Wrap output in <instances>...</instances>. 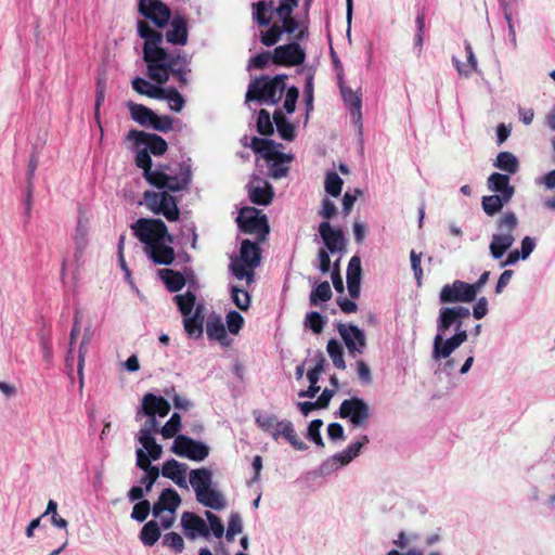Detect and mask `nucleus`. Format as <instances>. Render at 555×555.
I'll return each mask as SVG.
<instances>
[{
    "mask_svg": "<svg viewBox=\"0 0 555 555\" xmlns=\"http://www.w3.org/2000/svg\"><path fill=\"white\" fill-rule=\"evenodd\" d=\"M138 35L144 39L143 60L146 63L147 76L158 85H164L172 75L181 87L188 85V60L180 52L168 53L160 47L164 36L153 29L144 20L138 21Z\"/></svg>",
    "mask_w": 555,
    "mask_h": 555,
    "instance_id": "f257e3e1",
    "label": "nucleus"
},
{
    "mask_svg": "<svg viewBox=\"0 0 555 555\" xmlns=\"http://www.w3.org/2000/svg\"><path fill=\"white\" fill-rule=\"evenodd\" d=\"M287 75L280 74L270 78L269 76H261L251 81L246 92V101H259L271 104H276L286 88L285 80Z\"/></svg>",
    "mask_w": 555,
    "mask_h": 555,
    "instance_id": "f03ea898",
    "label": "nucleus"
},
{
    "mask_svg": "<svg viewBox=\"0 0 555 555\" xmlns=\"http://www.w3.org/2000/svg\"><path fill=\"white\" fill-rule=\"evenodd\" d=\"M259 244L258 241L243 240L240 257L230 266L233 275L238 280L246 279L248 285L254 281L255 269L260 264L261 249Z\"/></svg>",
    "mask_w": 555,
    "mask_h": 555,
    "instance_id": "7ed1b4c3",
    "label": "nucleus"
},
{
    "mask_svg": "<svg viewBox=\"0 0 555 555\" xmlns=\"http://www.w3.org/2000/svg\"><path fill=\"white\" fill-rule=\"evenodd\" d=\"M131 229L135 237L144 244V248L159 243L160 241L173 242V237L169 234L167 225L162 219L140 218Z\"/></svg>",
    "mask_w": 555,
    "mask_h": 555,
    "instance_id": "20e7f679",
    "label": "nucleus"
},
{
    "mask_svg": "<svg viewBox=\"0 0 555 555\" xmlns=\"http://www.w3.org/2000/svg\"><path fill=\"white\" fill-rule=\"evenodd\" d=\"M281 25L278 23L272 24L269 29L266 31H261L260 41L266 47H272L276 44L284 33H286L291 39L299 41L302 40L307 36V31L305 29H300L298 31L299 23L293 16V13L278 15Z\"/></svg>",
    "mask_w": 555,
    "mask_h": 555,
    "instance_id": "39448f33",
    "label": "nucleus"
},
{
    "mask_svg": "<svg viewBox=\"0 0 555 555\" xmlns=\"http://www.w3.org/2000/svg\"><path fill=\"white\" fill-rule=\"evenodd\" d=\"M143 199L154 215L164 216L169 222L178 221L180 218V209L178 207V198L167 191H145Z\"/></svg>",
    "mask_w": 555,
    "mask_h": 555,
    "instance_id": "423d86ee",
    "label": "nucleus"
},
{
    "mask_svg": "<svg viewBox=\"0 0 555 555\" xmlns=\"http://www.w3.org/2000/svg\"><path fill=\"white\" fill-rule=\"evenodd\" d=\"M236 222L242 232L256 235L258 243H263L270 232L267 216L254 207L242 208Z\"/></svg>",
    "mask_w": 555,
    "mask_h": 555,
    "instance_id": "0eeeda50",
    "label": "nucleus"
},
{
    "mask_svg": "<svg viewBox=\"0 0 555 555\" xmlns=\"http://www.w3.org/2000/svg\"><path fill=\"white\" fill-rule=\"evenodd\" d=\"M338 415L341 418H348L356 427H365L371 416V410L363 399L353 397L341 402Z\"/></svg>",
    "mask_w": 555,
    "mask_h": 555,
    "instance_id": "6e6552de",
    "label": "nucleus"
},
{
    "mask_svg": "<svg viewBox=\"0 0 555 555\" xmlns=\"http://www.w3.org/2000/svg\"><path fill=\"white\" fill-rule=\"evenodd\" d=\"M171 452L192 461H204L209 454V448L202 441L184 435H178L171 446Z\"/></svg>",
    "mask_w": 555,
    "mask_h": 555,
    "instance_id": "1a4fd4ad",
    "label": "nucleus"
},
{
    "mask_svg": "<svg viewBox=\"0 0 555 555\" xmlns=\"http://www.w3.org/2000/svg\"><path fill=\"white\" fill-rule=\"evenodd\" d=\"M138 11L158 28L167 26L172 15L170 8L160 0H140Z\"/></svg>",
    "mask_w": 555,
    "mask_h": 555,
    "instance_id": "9d476101",
    "label": "nucleus"
},
{
    "mask_svg": "<svg viewBox=\"0 0 555 555\" xmlns=\"http://www.w3.org/2000/svg\"><path fill=\"white\" fill-rule=\"evenodd\" d=\"M163 176L158 182H151L150 184L162 191L167 192H180L189 188L192 180L191 167L185 163L180 165V171L178 176H170L167 172L160 170Z\"/></svg>",
    "mask_w": 555,
    "mask_h": 555,
    "instance_id": "9b49d317",
    "label": "nucleus"
},
{
    "mask_svg": "<svg viewBox=\"0 0 555 555\" xmlns=\"http://www.w3.org/2000/svg\"><path fill=\"white\" fill-rule=\"evenodd\" d=\"M306 60V53L298 41L279 46L273 50L272 62L278 66H298Z\"/></svg>",
    "mask_w": 555,
    "mask_h": 555,
    "instance_id": "f8f14e48",
    "label": "nucleus"
},
{
    "mask_svg": "<svg viewBox=\"0 0 555 555\" xmlns=\"http://www.w3.org/2000/svg\"><path fill=\"white\" fill-rule=\"evenodd\" d=\"M470 288L469 283L456 280L442 286L439 300L441 304L472 302L476 298Z\"/></svg>",
    "mask_w": 555,
    "mask_h": 555,
    "instance_id": "ddd939ff",
    "label": "nucleus"
},
{
    "mask_svg": "<svg viewBox=\"0 0 555 555\" xmlns=\"http://www.w3.org/2000/svg\"><path fill=\"white\" fill-rule=\"evenodd\" d=\"M127 137L135 145H145V149L154 156H162L168 150L166 140L156 133L132 129L128 132Z\"/></svg>",
    "mask_w": 555,
    "mask_h": 555,
    "instance_id": "4468645a",
    "label": "nucleus"
},
{
    "mask_svg": "<svg viewBox=\"0 0 555 555\" xmlns=\"http://www.w3.org/2000/svg\"><path fill=\"white\" fill-rule=\"evenodd\" d=\"M338 332L341 336L350 356L356 357L362 353L366 347L365 334L353 324H339Z\"/></svg>",
    "mask_w": 555,
    "mask_h": 555,
    "instance_id": "2eb2a0df",
    "label": "nucleus"
},
{
    "mask_svg": "<svg viewBox=\"0 0 555 555\" xmlns=\"http://www.w3.org/2000/svg\"><path fill=\"white\" fill-rule=\"evenodd\" d=\"M249 146L255 153L260 154L267 162L272 159L292 160V156L275 150L278 146L282 147V144H276L273 140L253 137Z\"/></svg>",
    "mask_w": 555,
    "mask_h": 555,
    "instance_id": "dca6fc26",
    "label": "nucleus"
},
{
    "mask_svg": "<svg viewBox=\"0 0 555 555\" xmlns=\"http://www.w3.org/2000/svg\"><path fill=\"white\" fill-rule=\"evenodd\" d=\"M181 526L186 538L194 540L197 535L207 538L209 528L205 520L192 512H184L181 516Z\"/></svg>",
    "mask_w": 555,
    "mask_h": 555,
    "instance_id": "f3484780",
    "label": "nucleus"
},
{
    "mask_svg": "<svg viewBox=\"0 0 555 555\" xmlns=\"http://www.w3.org/2000/svg\"><path fill=\"white\" fill-rule=\"evenodd\" d=\"M319 233L330 253L341 251L345 248V237L340 229H333L328 221L319 225Z\"/></svg>",
    "mask_w": 555,
    "mask_h": 555,
    "instance_id": "a211bd4d",
    "label": "nucleus"
},
{
    "mask_svg": "<svg viewBox=\"0 0 555 555\" xmlns=\"http://www.w3.org/2000/svg\"><path fill=\"white\" fill-rule=\"evenodd\" d=\"M169 22L170 28L165 35L167 42L178 46L186 44L189 38L186 17L176 14Z\"/></svg>",
    "mask_w": 555,
    "mask_h": 555,
    "instance_id": "6ab92c4d",
    "label": "nucleus"
},
{
    "mask_svg": "<svg viewBox=\"0 0 555 555\" xmlns=\"http://www.w3.org/2000/svg\"><path fill=\"white\" fill-rule=\"evenodd\" d=\"M181 504V498L179 493L172 489L167 488L162 491L157 502L152 507L154 517H159L165 511L173 514Z\"/></svg>",
    "mask_w": 555,
    "mask_h": 555,
    "instance_id": "aec40b11",
    "label": "nucleus"
},
{
    "mask_svg": "<svg viewBox=\"0 0 555 555\" xmlns=\"http://www.w3.org/2000/svg\"><path fill=\"white\" fill-rule=\"evenodd\" d=\"M142 411L146 416L165 417L170 412V404L164 397L146 393L142 399Z\"/></svg>",
    "mask_w": 555,
    "mask_h": 555,
    "instance_id": "412c9836",
    "label": "nucleus"
},
{
    "mask_svg": "<svg viewBox=\"0 0 555 555\" xmlns=\"http://www.w3.org/2000/svg\"><path fill=\"white\" fill-rule=\"evenodd\" d=\"M167 241H160L149 248H144V253L155 264L169 266L175 260V249L169 246Z\"/></svg>",
    "mask_w": 555,
    "mask_h": 555,
    "instance_id": "4be33fe9",
    "label": "nucleus"
},
{
    "mask_svg": "<svg viewBox=\"0 0 555 555\" xmlns=\"http://www.w3.org/2000/svg\"><path fill=\"white\" fill-rule=\"evenodd\" d=\"M186 464L179 463L175 459L168 460L163 464L162 475L165 478L172 480L178 487L188 489V482L185 478Z\"/></svg>",
    "mask_w": 555,
    "mask_h": 555,
    "instance_id": "5701e85b",
    "label": "nucleus"
},
{
    "mask_svg": "<svg viewBox=\"0 0 555 555\" xmlns=\"http://www.w3.org/2000/svg\"><path fill=\"white\" fill-rule=\"evenodd\" d=\"M361 261L358 256H353L347 268V288L351 298L357 299L360 296L361 288Z\"/></svg>",
    "mask_w": 555,
    "mask_h": 555,
    "instance_id": "b1692460",
    "label": "nucleus"
},
{
    "mask_svg": "<svg viewBox=\"0 0 555 555\" xmlns=\"http://www.w3.org/2000/svg\"><path fill=\"white\" fill-rule=\"evenodd\" d=\"M446 333H437L434 338L431 358L436 361L440 359H447L451 353L460 347L453 336L443 339Z\"/></svg>",
    "mask_w": 555,
    "mask_h": 555,
    "instance_id": "393cba45",
    "label": "nucleus"
},
{
    "mask_svg": "<svg viewBox=\"0 0 555 555\" xmlns=\"http://www.w3.org/2000/svg\"><path fill=\"white\" fill-rule=\"evenodd\" d=\"M204 313L203 307L198 306L195 308L192 314L184 317L183 326L189 337L198 339L203 335L204 331Z\"/></svg>",
    "mask_w": 555,
    "mask_h": 555,
    "instance_id": "a878e982",
    "label": "nucleus"
},
{
    "mask_svg": "<svg viewBox=\"0 0 555 555\" xmlns=\"http://www.w3.org/2000/svg\"><path fill=\"white\" fill-rule=\"evenodd\" d=\"M487 184L490 191L499 193L504 198L512 199L515 193V188L509 184V177L507 175L493 172L488 178Z\"/></svg>",
    "mask_w": 555,
    "mask_h": 555,
    "instance_id": "bb28decb",
    "label": "nucleus"
},
{
    "mask_svg": "<svg viewBox=\"0 0 555 555\" xmlns=\"http://www.w3.org/2000/svg\"><path fill=\"white\" fill-rule=\"evenodd\" d=\"M134 163L143 170V177L149 183L158 182L163 178L160 170L152 169L151 153L146 149L138 151Z\"/></svg>",
    "mask_w": 555,
    "mask_h": 555,
    "instance_id": "cd10ccee",
    "label": "nucleus"
},
{
    "mask_svg": "<svg viewBox=\"0 0 555 555\" xmlns=\"http://www.w3.org/2000/svg\"><path fill=\"white\" fill-rule=\"evenodd\" d=\"M196 500L203 506L216 511L223 509L227 504L223 495L219 491L212 489L211 486L203 491H197Z\"/></svg>",
    "mask_w": 555,
    "mask_h": 555,
    "instance_id": "c85d7f7f",
    "label": "nucleus"
},
{
    "mask_svg": "<svg viewBox=\"0 0 555 555\" xmlns=\"http://www.w3.org/2000/svg\"><path fill=\"white\" fill-rule=\"evenodd\" d=\"M206 333L209 339L218 340L223 346H229L225 326L220 317H210L206 323Z\"/></svg>",
    "mask_w": 555,
    "mask_h": 555,
    "instance_id": "c756f323",
    "label": "nucleus"
},
{
    "mask_svg": "<svg viewBox=\"0 0 555 555\" xmlns=\"http://www.w3.org/2000/svg\"><path fill=\"white\" fill-rule=\"evenodd\" d=\"M139 442L147 451L151 460L157 461L163 454V448L158 444L153 436H151L150 428H141L138 437Z\"/></svg>",
    "mask_w": 555,
    "mask_h": 555,
    "instance_id": "7c9ffc66",
    "label": "nucleus"
},
{
    "mask_svg": "<svg viewBox=\"0 0 555 555\" xmlns=\"http://www.w3.org/2000/svg\"><path fill=\"white\" fill-rule=\"evenodd\" d=\"M248 196L251 203L256 205L267 206L273 199V188L268 182H264L263 186H251L248 190Z\"/></svg>",
    "mask_w": 555,
    "mask_h": 555,
    "instance_id": "2f4dec72",
    "label": "nucleus"
},
{
    "mask_svg": "<svg viewBox=\"0 0 555 555\" xmlns=\"http://www.w3.org/2000/svg\"><path fill=\"white\" fill-rule=\"evenodd\" d=\"M258 427L269 434L275 441L281 437L282 421H279L275 415H259L256 417Z\"/></svg>",
    "mask_w": 555,
    "mask_h": 555,
    "instance_id": "473e14b6",
    "label": "nucleus"
},
{
    "mask_svg": "<svg viewBox=\"0 0 555 555\" xmlns=\"http://www.w3.org/2000/svg\"><path fill=\"white\" fill-rule=\"evenodd\" d=\"M465 51L467 55V63H461L455 57H453L452 61L459 75L467 78L477 70V60L473 51V47L468 41H465Z\"/></svg>",
    "mask_w": 555,
    "mask_h": 555,
    "instance_id": "72a5a7b5",
    "label": "nucleus"
},
{
    "mask_svg": "<svg viewBox=\"0 0 555 555\" xmlns=\"http://www.w3.org/2000/svg\"><path fill=\"white\" fill-rule=\"evenodd\" d=\"M212 474L208 468H196L190 472V483L193 487L195 494L197 491H203L211 486Z\"/></svg>",
    "mask_w": 555,
    "mask_h": 555,
    "instance_id": "f704fd0d",
    "label": "nucleus"
},
{
    "mask_svg": "<svg viewBox=\"0 0 555 555\" xmlns=\"http://www.w3.org/2000/svg\"><path fill=\"white\" fill-rule=\"evenodd\" d=\"M273 121L276 126L280 137L285 141H293L296 137L295 127L285 117L281 109L273 113Z\"/></svg>",
    "mask_w": 555,
    "mask_h": 555,
    "instance_id": "c9c22d12",
    "label": "nucleus"
},
{
    "mask_svg": "<svg viewBox=\"0 0 555 555\" xmlns=\"http://www.w3.org/2000/svg\"><path fill=\"white\" fill-rule=\"evenodd\" d=\"M159 275L169 292L176 293L183 288L185 285V279L179 271L171 269H163L159 271Z\"/></svg>",
    "mask_w": 555,
    "mask_h": 555,
    "instance_id": "e433bc0d",
    "label": "nucleus"
},
{
    "mask_svg": "<svg viewBox=\"0 0 555 555\" xmlns=\"http://www.w3.org/2000/svg\"><path fill=\"white\" fill-rule=\"evenodd\" d=\"M514 236L493 234L490 243V253L494 259L501 258L514 244Z\"/></svg>",
    "mask_w": 555,
    "mask_h": 555,
    "instance_id": "4c0bfd02",
    "label": "nucleus"
},
{
    "mask_svg": "<svg viewBox=\"0 0 555 555\" xmlns=\"http://www.w3.org/2000/svg\"><path fill=\"white\" fill-rule=\"evenodd\" d=\"M281 437L295 450L305 451L308 449V446L298 437L293 423L288 420L282 421Z\"/></svg>",
    "mask_w": 555,
    "mask_h": 555,
    "instance_id": "58836bf2",
    "label": "nucleus"
},
{
    "mask_svg": "<svg viewBox=\"0 0 555 555\" xmlns=\"http://www.w3.org/2000/svg\"><path fill=\"white\" fill-rule=\"evenodd\" d=\"M281 437L295 450L305 451L308 449V446L298 437L293 423L288 420L282 421Z\"/></svg>",
    "mask_w": 555,
    "mask_h": 555,
    "instance_id": "ea45409f",
    "label": "nucleus"
},
{
    "mask_svg": "<svg viewBox=\"0 0 555 555\" xmlns=\"http://www.w3.org/2000/svg\"><path fill=\"white\" fill-rule=\"evenodd\" d=\"M341 95L346 104L349 105L351 115L357 122L361 121V98L352 89L341 86Z\"/></svg>",
    "mask_w": 555,
    "mask_h": 555,
    "instance_id": "a19ab883",
    "label": "nucleus"
},
{
    "mask_svg": "<svg viewBox=\"0 0 555 555\" xmlns=\"http://www.w3.org/2000/svg\"><path fill=\"white\" fill-rule=\"evenodd\" d=\"M493 165L500 170L511 175H515L519 169V162L511 152H500Z\"/></svg>",
    "mask_w": 555,
    "mask_h": 555,
    "instance_id": "79ce46f5",
    "label": "nucleus"
},
{
    "mask_svg": "<svg viewBox=\"0 0 555 555\" xmlns=\"http://www.w3.org/2000/svg\"><path fill=\"white\" fill-rule=\"evenodd\" d=\"M273 1L269 3L267 1H258L253 3V17L259 26L267 27L270 26L272 21V15L269 14V10L271 9Z\"/></svg>",
    "mask_w": 555,
    "mask_h": 555,
    "instance_id": "37998d69",
    "label": "nucleus"
},
{
    "mask_svg": "<svg viewBox=\"0 0 555 555\" xmlns=\"http://www.w3.org/2000/svg\"><path fill=\"white\" fill-rule=\"evenodd\" d=\"M127 106L130 111L133 120H135L141 126H150L154 115V112L151 108L146 107L143 104H137L133 102H129Z\"/></svg>",
    "mask_w": 555,
    "mask_h": 555,
    "instance_id": "c03bdc74",
    "label": "nucleus"
},
{
    "mask_svg": "<svg viewBox=\"0 0 555 555\" xmlns=\"http://www.w3.org/2000/svg\"><path fill=\"white\" fill-rule=\"evenodd\" d=\"M160 529L155 520L147 521L140 532V540L145 546H153L160 538Z\"/></svg>",
    "mask_w": 555,
    "mask_h": 555,
    "instance_id": "a18cd8bd",
    "label": "nucleus"
},
{
    "mask_svg": "<svg viewBox=\"0 0 555 555\" xmlns=\"http://www.w3.org/2000/svg\"><path fill=\"white\" fill-rule=\"evenodd\" d=\"M509 201V198H504V196L499 194L488 195L482 197L481 206L488 216H493L499 212Z\"/></svg>",
    "mask_w": 555,
    "mask_h": 555,
    "instance_id": "49530a36",
    "label": "nucleus"
},
{
    "mask_svg": "<svg viewBox=\"0 0 555 555\" xmlns=\"http://www.w3.org/2000/svg\"><path fill=\"white\" fill-rule=\"evenodd\" d=\"M327 353L333 361V364L338 370L346 369V362L344 360V348L336 339H331L326 347Z\"/></svg>",
    "mask_w": 555,
    "mask_h": 555,
    "instance_id": "de8ad7c7",
    "label": "nucleus"
},
{
    "mask_svg": "<svg viewBox=\"0 0 555 555\" xmlns=\"http://www.w3.org/2000/svg\"><path fill=\"white\" fill-rule=\"evenodd\" d=\"M333 296L330 283L327 281H323L317 285L310 293V305L317 306L320 301H328Z\"/></svg>",
    "mask_w": 555,
    "mask_h": 555,
    "instance_id": "09e8293b",
    "label": "nucleus"
},
{
    "mask_svg": "<svg viewBox=\"0 0 555 555\" xmlns=\"http://www.w3.org/2000/svg\"><path fill=\"white\" fill-rule=\"evenodd\" d=\"M175 302L177 304L179 311L183 317H188L192 314L196 296L192 292H186L185 294H179L173 297Z\"/></svg>",
    "mask_w": 555,
    "mask_h": 555,
    "instance_id": "8fccbe9b",
    "label": "nucleus"
},
{
    "mask_svg": "<svg viewBox=\"0 0 555 555\" xmlns=\"http://www.w3.org/2000/svg\"><path fill=\"white\" fill-rule=\"evenodd\" d=\"M518 225L517 217L514 212H505L498 220V231L500 235L514 236L513 233Z\"/></svg>",
    "mask_w": 555,
    "mask_h": 555,
    "instance_id": "3c124183",
    "label": "nucleus"
},
{
    "mask_svg": "<svg viewBox=\"0 0 555 555\" xmlns=\"http://www.w3.org/2000/svg\"><path fill=\"white\" fill-rule=\"evenodd\" d=\"M457 321L454 309L452 307H443L439 311L437 321L438 333H446Z\"/></svg>",
    "mask_w": 555,
    "mask_h": 555,
    "instance_id": "603ef678",
    "label": "nucleus"
},
{
    "mask_svg": "<svg viewBox=\"0 0 555 555\" xmlns=\"http://www.w3.org/2000/svg\"><path fill=\"white\" fill-rule=\"evenodd\" d=\"M256 128L261 135H272L274 133L273 124L271 121L270 113L261 108L258 113Z\"/></svg>",
    "mask_w": 555,
    "mask_h": 555,
    "instance_id": "864d4df0",
    "label": "nucleus"
},
{
    "mask_svg": "<svg viewBox=\"0 0 555 555\" xmlns=\"http://www.w3.org/2000/svg\"><path fill=\"white\" fill-rule=\"evenodd\" d=\"M325 191L333 197H337L341 193L343 179L335 171L326 173L324 182Z\"/></svg>",
    "mask_w": 555,
    "mask_h": 555,
    "instance_id": "5fc2aeb1",
    "label": "nucleus"
},
{
    "mask_svg": "<svg viewBox=\"0 0 555 555\" xmlns=\"http://www.w3.org/2000/svg\"><path fill=\"white\" fill-rule=\"evenodd\" d=\"M231 298L234 305L243 311H246L250 306L249 293L238 286L233 285L231 287Z\"/></svg>",
    "mask_w": 555,
    "mask_h": 555,
    "instance_id": "6e6d98bb",
    "label": "nucleus"
},
{
    "mask_svg": "<svg viewBox=\"0 0 555 555\" xmlns=\"http://www.w3.org/2000/svg\"><path fill=\"white\" fill-rule=\"evenodd\" d=\"M181 429V416L179 413H173L168 422L159 430L165 439L177 437Z\"/></svg>",
    "mask_w": 555,
    "mask_h": 555,
    "instance_id": "4d7b16f0",
    "label": "nucleus"
},
{
    "mask_svg": "<svg viewBox=\"0 0 555 555\" xmlns=\"http://www.w3.org/2000/svg\"><path fill=\"white\" fill-rule=\"evenodd\" d=\"M416 24V34L414 36V49L416 51V55L420 56L423 51L424 44V33H425V14L420 13L415 20Z\"/></svg>",
    "mask_w": 555,
    "mask_h": 555,
    "instance_id": "13d9d810",
    "label": "nucleus"
},
{
    "mask_svg": "<svg viewBox=\"0 0 555 555\" xmlns=\"http://www.w3.org/2000/svg\"><path fill=\"white\" fill-rule=\"evenodd\" d=\"M326 321L321 313L311 311L307 313L305 319V325L309 327L314 334H320L325 325Z\"/></svg>",
    "mask_w": 555,
    "mask_h": 555,
    "instance_id": "bf43d9fd",
    "label": "nucleus"
},
{
    "mask_svg": "<svg viewBox=\"0 0 555 555\" xmlns=\"http://www.w3.org/2000/svg\"><path fill=\"white\" fill-rule=\"evenodd\" d=\"M163 545L180 554L184 550V540L179 533L169 532L163 537Z\"/></svg>",
    "mask_w": 555,
    "mask_h": 555,
    "instance_id": "052dcab7",
    "label": "nucleus"
},
{
    "mask_svg": "<svg viewBox=\"0 0 555 555\" xmlns=\"http://www.w3.org/2000/svg\"><path fill=\"white\" fill-rule=\"evenodd\" d=\"M173 118L168 115H157L154 113L150 127L160 132H168L172 129Z\"/></svg>",
    "mask_w": 555,
    "mask_h": 555,
    "instance_id": "680f3d73",
    "label": "nucleus"
},
{
    "mask_svg": "<svg viewBox=\"0 0 555 555\" xmlns=\"http://www.w3.org/2000/svg\"><path fill=\"white\" fill-rule=\"evenodd\" d=\"M227 326L231 334H238L244 325V318L237 311H230L227 314Z\"/></svg>",
    "mask_w": 555,
    "mask_h": 555,
    "instance_id": "e2e57ef3",
    "label": "nucleus"
},
{
    "mask_svg": "<svg viewBox=\"0 0 555 555\" xmlns=\"http://www.w3.org/2000/svg\"><path fill=\"white\" fill-rule=\"evenodd\" d=\"M165 99L168 100L170 108L175 112H181L185 105L183 96L175 88L167 89Z\"/></svg>",
    "mask_w": 555,
    "mask_h": 555,
    "instance_id": "0e129e2a",
    "label": "nucleus"
},
{
    "mask_svg": "<svg viewBox=\"0 0 555 555\" xmlns=\"http://www.w3.org/2000/svg\"><path fill=\"white\" fill-rule=\"evenodd\" d=\"M151 512V504L147 500H141L138 502L131 513V518L137 521H144Z\"/></svg>",
    "mask_w": 555,
    "mask_h": 555,
    "instance_id": "69168bd1",
    "label": "nucleus"
},
{
    "mask_svg": "<svg viewBox=\"0 0 555 555\" xmlns=\"http://www.w3.org/2000/svg\"><path fill=\"white\" fill-rule=\"evenodd\" d=\"M323 422L319 418L310 422L308 426V438L312 440L317 446L324 447V442L320 433Z\"/></svg>",
    "mask_w": 555,
    "mask_h": 555,
    "instance_id": "338daca9",
    "label": "nucleus"
},
{
    "mask_svg": "<svg viewBox=\"0 0 555 555\" xmlns=\"http://www.w3.org/2000/svg\"><path fill=\"white\" fill-rule=\"evenodd\" d=\"M205 516L207 520L209 521L210 530L212 531V534L220 539L224 534V526L221 521V519L215 515L214 513L206 511Z\"/></svg>",
    "mask_w": 555,
    "mask_h": 555,
    "instance_id": "774afa93",
    "label": "nucleus"
}]
</instances>
